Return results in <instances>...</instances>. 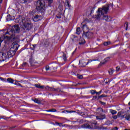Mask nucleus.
I'll return each instance as SVG.
<instances>
[{
	"instance_id": "f704fd0d",
	"label": "nucleus",
	"mask_w": 130,
	"mask_h": 130,
	"mask_svg": "<svg viewBox=\"0 0 130 130\" xmlns=\"http://www.w3.org/2000/svg\"><path fill=\"white\" fill-rule=\"evenodd\" d=\"M96 90H91L90 92L91 94H96Z\"/></svg>"
},
{
	"instance_id": "b1692460",
	"label": "nucleus",
	"mask_w": 130,
	"mask_h": 130,
	"mask_svg": "<svg viewBox=\"0 0 130 130\" xmlns=\"http://www.w3.org/2000/svg\"><path fill=\"white\" fill-rule=\"evenodd\" d=\"M6 20L8 21H11V20H12V17L11 16V15H7Z\"/></svg>"
},
{
	"instance_id": "bb28decb",
	"label": "nucleus",
	"mask_w": 130,
	"mask_h": 130,
	"mask_svg": "<svg viewBox=\"0 0 130 130\" xmlns=\"http://www.w3.org/2000/svg\"><path fill=\"white\" fill-rule=\"evenodd\" d=\"M20 2L21 4H27L29 1L27 0H20Z\"/></svg>"
},
{
	"instance_id": "69168bd1",
	"label": "nucleus",
	"mask_w": 130,
	"mask_h": 130,
	"mask_svg": "<svg viewBox=\"0 0 130 130\" xmlns=\"http://www.w3.org/2000/svg\"><path fill=\"white\" fill-rule=\"evenodd\" d=\"M106 84H108V82H106Z\"/></svg>"
},
{
	"instance_id": "8fccbe9b",
	"label": "nucleus",
	"mask_w": 130,
	"mask_h": 130,
	"mask_svg": "<svg viewBox=\"0 0 130 130\" xmlns=\"http://www.w3.org/2000/svg\"><path fill=\"white\" fill-rule=\"evenodd\" d=\"M4 41V38H0V43H2Z\"/></svg>"
},
{
	"instance_id": "9b49d317",
	"label": "nucleus",
	"mask_w": 130,
	"mask_h": 130,
	"mask_svg": "<svg viewBox=\"0 0 130 130\" xmlns=\"http://www.w3.org/2000/svg\"><path fill=\"white\" fill-rule=\"evenodd\" d=\"M90 61L89 60L87 63H86L85 60H81L79 61V65L80 66V67H86V65L88 64V63H89Z\"/></svg>"
},
{
	"instance_id": "c85d7f7f",
	"label": "nucleus",
	"mask_w": 130,
	"mask_h": 130,
	"mask_svg": "<svg viewBox=\"0 0 130 130\" xmlns=\"http://www.w3.org/2000/svg\"><path fill=\"white\" fill-rule=\"evenodd\" d=\"M123 114V112H119L118 114H117V116L118 117H120L121 116V114Z\"/></svg>"
},
{
	"instance_id": "ddd939ff",
	"label": "nucleus",
	"mask_w": 130,
	"mask_h": 130,
	"mask_svg": "<svg viewBox=\"0 0 130 130\" xmlns=\"http://www.w3.org/2000/svg\"><path fill=\"white\" fill-rule=\"evenodd\" d=\"M82 128H89L90 129H91V128H93V126L92 125H89V124H84L81 126Z\"/></svg>"
},
{
	"instance_id": "6ab92c4d",
	"label": "nucleus",
	"mask_w": 130,
	"mask_h": 130,
	"mask_svg": "<svg viewBox=\"0 0 130 130\" xmlns=\"http://www.w3.org/2000/svg\"><path fill=\"white\" fill-rule=\"evenodd\" d=\"M125 119L126 120H128V121H130V114L126 115L125 116Z\"/></svg>"
},
{
	"instance_id": "3c124183",
	"label": "nucleus",
	"mask_w": 130,
	"mask_h": 130,
	"mask_svg": "<svg viewBox=\"0 0 130 130\" xmlns=\"http://www.w3.org/2000/svg\"><path fill=\"white\" fill-rule=\"evenodd\" d=\"M112 130H118V128H117V127H115L114 128L112 129Z\"/></svg>"
},
{
	"instance_id": "2f4dec72",
	"label": "nucleus",
	"mask_w": 130,
	"mask_h": 130,
	"mask_svg": "<svg viewBox=\"0 0 130 130\" xmlns=\"http://www.w3.org/2000/svg\"><path fill=\"white\" fill-rule=\"evenodd\" d=\"M29 63H30L31 66L33 64V58H32V57L30 58L29 59Z\"/></svg>"
},
{
	"instance_id": "4c0bfd02",
	"label": "nucleus",
	"mask_w": 130,
	"mask_h": 130,
	"mask_svg": "<svg viewBox=\"0 0 130 130\" xmlns=\"http://www.w3.org/2000/svg\"><path fill=\"white\" fill-rule=\"evenodd\" d=\"M47 111H51L52 112H56V110H55V109H51V110H47Z\"/></svg>"
},
{
	"instance_id": "5701e85b",
	"label": "nucleus",
	"mask_w": 130,
	"mask_h": 130,
	"mask_svg": "<svg viewBox=\"0 0 130 130\" xmlns=\"http://www.w3.org/2000/svg\"><path fill=\"white\" fill-rule=\"evenodd\" d=\"M99 129L106 130V129H107V127H104L103 126H100L99 127Z\"/></svg>"
},
{
	"instance_id": "052dcab7",
	"label": "nucleus",
	"mask_w": 130,
	"mask_h": 130,
	"mask_svg": "<svg viewBox=\"0 0 130 130\" xmlns=\"http://www.w3.org/2000/svg\"><path fill=\"white\" fill-rule=\"evenodd\" d=\"M3 3V0H0V4H2Z\"/></svg>"
},
{
	"instance_id": "20e7f679",
	"label": "nucleus",
	"mask_w": 130,
	"mask_h": 130,
	"mask_svg": "<svg viewBox=\"0 0 130 130\" xmlns=\"http://www.w3.org/2000/svg\"><path fill=\"white\" fill-rule=\"evenodd\" d=\"M109 6L112 7H113V3H111L109 5L103 6L102 8H99L96 12L97 14L95 16V19L98 20L101 18V16H102L103 14H107L108 10H109Z\"/></svg>"
},
{
	"instance_id": "de8ad7c7",
	"label": "nucleus",
	"mask_w": 130,
	"mask_h": 130,
	"mask_svg": "<svg viewBox=\"0 0 130 130\" xmlns=\"http://www.w3.org/2000/svg\"><path fill=\"white\" fill-rule=\"evenodd\" d=\"M27 64V62H24L22 64V67H26V65Z\"/></svg>"
},
{
	"instance_id": "72a5a7b5",
	"label": "nucleus",
	"mask_w": 130,
	"mask_h": 130,
	"mask_svg": "<svg viewBox=\"0 0 130 130\" xmlns=\"http://www.w3.org/2000/svg\"><path fill=\"white\" fill-rule=\"evenodd\" d=\"M78 113L79 114V115H81L82 116H83V115H85V114H86L85 113L82 112H79Z\"/></svg>"
},
{
	"instance_id": "864d4df0",
	"label": "nucleus",
	"mask_w": 130,
	"mask_h": 130,
	"mask_svg": "<svg viewBox=\"0 0 130 130\" xmlns=\"http://www.w3.org/2000/svg\"><path fill=\"white\" fill-rule=\"evenodd\" d=\"M56 18H57V19H60L61 18V16H56Z\"/></svg>"
},
{
	"instance_id": "a878e982",
	"label": "nucleus",
	"mask_w": 130,
	"mask_h": 130,
	"mask_svg": "<svg viewBox=\"0 0 130 130\" xmlns=\"http://www.w3.org/2000/svg\"><path fill=\"white\" fill-rule=\"evenodd\" d=\"M110 112L112 114H116V113H117V112L116 111L112 109L110 110Z\"/></svg>"
},
{
	"instance_id": "79ce46f5",
	"label": "nucleus",
	"mask_w": 130,
	"mask_h": 130,
	"mask_svg": "<svg viewBox=\"0 0 130 130\" xmlns=\"http://www.w3.org/2000/svg\"><path fill=\"white\" fill-rule=\"evenodd\" d=\"M100 103H101V104H102V105H104V106H105L106 103L103 102H102V101H100Z\"/></svg>"
},
{
	"instance_id": "aec40b11",
	"label": "nucleus",
	"mask_w": 130,
	"mask_h": 130,
	"mask_svg": "<svg viewBox=\"0 0 130 130\" xmlns=\"http://www.w3.org/2000/svg\"><path fill=\"white\" fill-rule=\"evenodd\" d=\"M7 81L8 83H11V84L14 83V80L12 78H8L7 79Z\"/></svg>"
},
{
	"instance_id": "0eeeda50",
	"label": "nucleus",
	"mask_w": 130,
	"mask_h": 130,
	"mask_svg": "<svg viewBox=\"0 0 130 130\" xmlns=\"http://www.w3.org/2000/svg\"><path fill=\"white\" fill-rule=\"evenodd\" d=\"M11 36L10 37L11 41L13 42L12 44L13 45V48L15 47V45H17L20 40L19 39V36L16 35L15 34H11Z\"/></svg>"
},
{
	"instance_id": "a19ab883",
	"label": "nucleus",
	"mask_w": 130,
	"mask_h": 130,
	"mask_svg": "<svg viewBox=\"0 0 130 130\" xmlns=\"http://www.w3.org/2000/svg\"><path fill=\"white\" fill-rule=\"evenodd\" d=\"M78 79H83V75H78Z\"/></svg>"
},
{
	"instance_id": "473e14b6",
	"label": "nucleus",
	"mask_w": 130,
	"mask_h": 130,
	"mask_svg": "<svg viewBox=\"0 0 130 130\" xmlns=\"http://www.w3.org/2000/svg\"><path fill=\"white\" fill-rule=\"evenodd\" d=\"M103 97H107V95H104V94H102L98 97V99H100L102 98Z\"/></svg>"
},
{
	"instance_id": "bf43d9fd",
	"label": "nucleus",
	"mask_w": 130,
	"mask_h": 130,
	"mask_svg": "<svg viewBox=\"0 0 130 130\" xmlns=\"http://www.w3.org/2000/svg\"><path fill=\"white\" fill-rule=\"evenodd\" d=\"M32 46H33L34 48H35V46H36L35 45H33Z\"/></svg>"
},
{
	"instance_id": "c03bdc74",
	"label": "nucleus",
	"mask_w": 130,
	"mask_h": 130,
	"mask_svg": "<svg viewBox=\"0 0 130 130\" xmlns=\"http://www.w3.org/2000/svg\"><path fill=\"white\" fill-rule=\"evenodd\" d=\"M15 85H17V86H19L20 87H22V85H21V84L19 83H15Z\"/></svg>"
},
{
	"instance_id": "2eb2a0df",
	"label": "nucleus",
	"mask_w": 130,
	"mask_h": 130,
	"mask_svg": "<svg viewBox=\"0 0 130 130\" xmlns=\"http://www.w3.org/2000/svg\"><path fill=\"white\" fill-rule=\"evenodd\" d=\"M96 111L98 112V113H99V114H101L103 112H105V111L103 110V109H102V108H98Z\"/></svg>"
},
{
	"instance_id": "a211bd4d",
	"label": "nucleus",
	"mask_w": 130,
	"mask_h": 130,
	"mask_svg": "<svg viewBox=\"0 0 130 130\" xmlns=\"http://www.w3.org/2000/svg\"><path fill=\"white\" fill-rule=\"evenodd\" d=\"M85 43H86V41H85L84 39H81L79 42V44H80V45H83V44H85Z\"/></svg>"
},
{
	"instance_id": "a18cd8bd",
	"label": "nucleus",
	"mask_w": 130,
	"mask_h": 130,
	"mask_svg": "<svg viewBox=\"0 0 130 130\" xmlns=\"http://www.w3.org/2000/svg\"><path fill=\"white\" fill-rule=\"evenodd\" d=\"M66 112H69V113H72V112H76L75 111H66Z\"/></svg>"
},
{
	"instance_id": "f03ea898",
	"label": "nucleus",
	"mask_w": 130,
	"mask_h": 130,
	"mask_svg": "<svg viewBox=\"0 0 130 130\" xmlns=\"http://www.w3.org/2000/svg\"><path fill=\"white\" fill-rule=\"evenodd\" d=\"M45 3L48 4L49 7H50L51 4L53 3V0H41L38 1L36 4V9L38 13H40L42 16L45 14L46 7H45Z\"/></svg>"
},
{
	"instance_id": "cd10ccee",
	"label": "nucleus",
	"mask_w": 130,
	"mask_h": 130,
	"mask_svg": "<svg viewBox=\"0 0 130 130\" xmlns=\"http://www.w3.org/2000/svg\"><path fill=\"white\" fill-rule=\"evenodd\" d=\"M65 6H66V7H68L69 8H70V3H69V1L67 0L65 2Z\"/></svg>"
},
{
	"instance_id": "c9c22d12",
	"label": "nucleus",
	"mask_w": 130,
	"mask_h": 130,
	"mask_svg": "<svg viewBox=\"0 0 130 130\" xmlns=\"http://www.w3.org/2000/svg\"><path fill=\"white\" fill-rule=\"evenodd\" d=\"M63 58L64 60H67V55L64 53L63 54Z\"/></svg>"
},
{
	"instance_id": "393cba45",
	"label": "nucleus",
	"mask_w": 130,
	"mask_h": 130,
	"mask_svg": "<svg viewBox=\"0 0 130 130\" xmlns=\"http://www.w3.org/2000/svg\"><path fill=\"white\" fill-rule=\"evenodd\" d=\"M34 102H35V103H37L38 104H40V103H41V101L39 100L38 99H35V100H34Z\"/></svg>"
},
{
	"instance_id": "774afa93",
	"label": "nucleus",
	"mask_w": 130,
	"mask_h": 130,
	"mask_svg": "<svg viewBox=\"0 0 130 130\" xmlns=\"http://www.w3.org/2000/svg\"><path fill=\"white\" fill-rule=\"evenodd\" d=\"M95 125L97 124V123H94Z\"/></svg>"
},
{
	"instance_id": "c756f323",
	"label": "nucleus",
	"mask_w": 130,
	"mask_h": 130,
	"mask_svg": "<svg viewBox=\"0 0 130 130\" xmlns=\"http://www.w3.org/2000/svg\"><path fill=\"white\" fill-rule=\"evenodd\" d=\"M55 124H58L59 126H65L66 125H62V123H58L57 122H55Z\"/></svg>"
},
{
	"instance_id": "4be33fe9",
	"label": "nucleus",
	"mask_w": 130,
	"mask_h": 130,
	"mask_svg": "<svg viewBox=\"0 0 130 130\" xmlns=\"http://www.w3.org/2000/svg\"><path fill=\"white\" fill-rule=\"evenodd\" d=\"M76 34H80L81 33V28L80 27H78L76 29Z\"/></svg>"
},
{
	"instance_id": "dca6fc26",
	"label": "nucleus",
	"mask_w": 130,
	"mask_h": 130,
	"mask_svg": "<svg viewBox=\"0 0 130 130\" xmlns=\"http://www.w3.org/2000/svg\"><path fill=\"white\" fill-rule=\"evenodd\" d=\"M105 114L102 115L101 116H96V119H99L100 120H103V119H105L106 118Z\"/></svg>"
},
{
	"instance_id": "e2e57ef3",
	"label": "nucleus",
	"mask_w": 130,
	"mask_h": 130,
	"mask_svg": "<svg viewBox=\"0 0 130 130\" xmlns=\"http://www.w3.org/2000/svg\"><path fill=\"white\" fill-rule=\"evenodd\" d=\"M82 121H83V120H81L80 121H79V122L81 123Z\"/></svg>"
},
{
	"instance_id": "680f3d73",
	"label": "nucleus",
	"mask_w": 130,
	"mask_h": 130,
	"mask_svg": "<svg viewBox=\"0 0 130 130\" xmlns=\"http://www.w3.org/2000/svg\"><path fill=\"white\" fill-rule=\"evenodd\" d=\"M95 60H98V59L96 60V59H93L92 60H91L90 61H95Z\"/></svg>"
},
{
	"instance_id": "412c9836",
	"label": "nucleus",
	"mask_w": 130,
	"mask_h": 130,
	"mask_svg": "<svg viewBox=\"0 0 130 130\" xmlns=\"http://www.w3.org/2000/svg\"><path fill=\"white\" fill-rule=\"evenodd\" d=\"M111 44V42L110 41H108L104 43V45L105 46H108V45H110Z\"/></svg>"
},
{
	"instance_id": "6e6552de",
	"label": "nucleus",
	"mask_w": 130,
	"mask_h": 130,
	"mask_svg": "<svg viewBox=\"0 0 130 130\" xmlns=\"http://www.w3.org/2000/svg\"><path fill=\"white\" fill-rule=\"evenodd\" d=\"M45 90L49 91L50 92H61V90L59 88H54L53 87H50L49 86L45 87Z\"/></svg>"
},
{
	"instance_id": "37998d69",
	"label": "nucleus",
	"mask_w": 130,
	"mask_h": 130,
	"mask_svg": "<svg viewBox=\"0 0 130 130\" xmlns=\"http://www.w3.org/2000/svg\"><path fill=\"white\" fill-rule=\"evenodd\" d=\"M70 127H72V128H76V127H78V126L75 125V126H69Z\"/></svg>"
},
{
	"instance_id": "5fc2aeb1",
	"label": "nucleus",
	"mask_w": 130,
	"mask_h": 130,
	"mask_svg": "<svg viewBox=\"0 0 130 130\" xmlns=\"http://www.w3.org/2000/svg\"><path fill=\"white\" fill-rule=\"evenodd\" d=\"M116 71H119V67H117L116 68Z\"/></svg>"
},
{
	"instance_id": "f257e3e1",
	"label": "nucleus",
	"mask_w": 130,
	"mask_h": 130,
	"mask_svg": "<svg viewBox=\"0 0 130 130\" xmlns=\"http://www.w3.org/2000/svg\"><path fill=\"white\" fill-rule=\"evenodd\" d=\"M16 22L19 23L21 28L24 30V32H27L32 29V25L31 21L24 17L20 16L16 18Z\"/></svg>"
},
{
	"instance_id": "09e8293b",
	"label": "nucleus",
	"mask_w": 130,
	"mask_h": 130,
	"mask_svg": "<svg viewBox=\"0 0 130 130\" xmlns=\"http://www.w3.org/2000/svg\"><path fill=\"white\" fill-rule=\"evenodd\" d=\"M117 115H115L114 116H113V119H117Z\"/></svg>"
},
{
	"instance_id": "603ef678",
	"label": "nucleus",
	"mask_w": 130,
	"mask_h": 130,
	"mask_svg": "<svg viewBox=\"0 0 130 130\" xmlns=\"http://www.w3.org/2000/svg\"><path fill=\"white\" fill-rule=\"evenodd\" d=\"M125 115H121V117L122 118H125Z\"/></svg>"
},
{
	"instance_id": "7c9ffc66",
	"label": "nucleus",
	"mask_w": 130,
	"mask_h": 130,
	"mask_svg": "<svg viewBox=\"0 0 130 130\" xmlns=\"http://www.w3.org/2000/svg\"><path fill=\"white\" fill-rule=\"evenodd\" d=\"M124 27H125V30H127V28H128V23L127 22H125L124 24Z\"/></svg>"
},
{
	"instance_id": "9d476101",
	"label": "nucleus",
	"mask_w": 130,
	"mask_h": 130,
	"mask_svg": "<svg viewBox=\"0 0 130 130\" xmlns=\"http://www.w3.org/2000/svg\"><path fill=\"white\" fill-rule=\"evenodd\" d=\"M43 16L39 15H37L35 16L32 17V20L34 22H38V21H40V20H42Z\"/></svg>"
},
{
	"instance_id": "f8f14e48",
	"label": "nucleus",
	"mask_w": 130,
	"mask_h": 130,
	"mask_svg": "<svg viewBox=\"0 0 130 130\" xmlns=\"http://www.w3.org/2000/svg\"><path fill=\"white\" fill-rule=\"evenodd\" d=\"M109 59H110V57H106L103 61H101V63L99 64V66L101 67L102 64H105V63H106V62H107Z\"/></svg>"
},
{
	"instance_id": "f3484780",
	"label": "nucleus",
	"mask_w": 130,
	"mask_h": 130,
	"mask_svg": "<svg viewBox=\"0 0 130 130\" xmlns=\"http://www.w3.org/2000/svg\"><path fill=\"white\" fill-rule=\"evenodd\" d=\"M35 86L36 87V88H38L39 89H41L42 90H43L44 89V86L40 85L39 84H35Z\"/></svg>"
},
{
	"instance_id": "6e6d98bb",
	"label": "nucleus",
	"mask_w": 130,
	"mask_h": 130,
	"mask_svg": "<svg viewBox=\"0 0 130 130\" xmlns=\"http://www.w3.org/2000/svg\"><path fill=\"white\" fill-rule=\"evenodd\" d=\"M93 12H94V9H92L91 13H93Z\"/></svg>"
},
{
	"instance_id": "e433bc0d",
	"label": "nucleus",
	"mask_w": 130,
	"mask_h": 130,
	"mask_svg": "<svg viewBox=\"0 0 130 130\" xmlns=\"http://www.w3.org/2000/svg\"><path fill=\"white\" fill-rule=\"evenodd\" d=\"M109 75H112L113 74V70L112 69H110V71L109 72Z\"/></svg>"
},
{
	"instance_id": "49530a36",
	"label": "nucleus",
	"mask_w": 130,
	"mask_h": 130,
	"mask_svg": "<svg viewBox=\"0 0 130 130\" xmlns=\"http://www.w3.org/2000/svg\"><path fill=\"white\" fill-rule=\"evenodd\" d=\"M46 71H49V66H47L46 67Z\"/></svg>"
},
{
	"instance_id": "4d7b16f0",
	"label": "nucleus",
	"mask_w": 130,
	"mask_h": 130,
	"mask_svg": "<svg viewBox=\"0 0 130 130\" xmlns=\"http://www.w3.org/2000/svg\"><path fill=\"white\" fill-rule=\"evenodd\" d=\"M97 99V96H93V99Z\"/></svg>"
},
{
	"instance_id": "423d86ee",
	"label": "nucleus",
	"mask_w": 130,
	"mask_h": 130,
	"mask_svg": "<svg viewBox=\"0 0 130 130\" xmlns=\"http://www.w3.org/2000/svg\"><path fill=\"white\" fill-rule=\"evenodd\" d=\"M20 32V27L18 25H14L10 31H6L5 35H11L15 34V33H19Z\"/></svg>"
},
{
	"instance_id": "13d9d810",
	"label": "nucleus",
	"mask_w": 130,
	"mask_h": 130,
	"mask_svg": "<svg viewBox=\"0 0 130 130\" xmlns=\"http://www.w3.org/2000/svg\"><path fill=\"white\" fill-rule=\"evenodd\" d=\"M0 80H2V81H4V78H2V77H0Z\"/></svg>"
},
{
	"instance_id": "58836bf2",
	"label": "nucleus",
	"mask_w": 130,
	"mask_h": 130,
	"mask_svg": "<svg viewBox=\"0 0 130 130\" xmlns=\"http://www.w3.org/2000/svg\"><path fill=\"white\" fill-rule=\"evenodd\" d=\"M111 122H110V121H107L106 122V124H107V125H109V124H111Z\"/></svg>"
},
{
	"instance_id": "ea45409f",
	"label": "nucleus",
	"mask_w": 130,
	"mask_h": 130,
	"mask_svg": "<svg viewBox=\"0 0 130 130\" xmlns=\"http://www.w3.org/2000/svg\"><path fill=\"white\" fill-rule=\"evenodd\" d=\"M101 93H102V90H101L99 92L96 91V93L95 94H97L98 95H100V94H101Z\"/></svg>"
},
{
	"instance_id": "1a4fd4ad",
	"label": "nucleus",
	"mask_w": 130,
	"mask_h": 130,
	"mask_svg": "<svg viewBox=\"0 0 130 130\" xmlns=\"http://www.w3.org/2000/svg\"><path fill=\"white\" fill-rule=\"evenodd\" d=\"M5 43L6 44V45H8L9 46H10V45H11V44H12V40H11L10 36H6L5 37Z\"/></svg>"
},
{
	"instance_id": "7ed1b4c3",
	"label": "nucleus",
	"mask_w": 130,
	"mask_h": 130,
	"mask_svg": "<svg viewBox=\"0 0 130 130\" xmlns=\"http://www.w3.org/2000/svg\"><path fill=\"white\" fill-rule=\"evenodd\" d=\"M17 50H18V48L15 49L14 47H11L7 53L5 51L0 52V61H5L8 58L13 57L16 54Z\"/></svg>"
},
{
	"instance_id": "4468645a",
	"label": "nucleus",
	"mask_w": 130,
	"mask_h": 130,
	"mask_svg": "<svg viewBox=\"0 0 130 130\" xmlns=\"http://www.w3.org/2000/svg\"><path fill=\"white\" fill-rule=\"evenodd\" d=\"M103 16V20H105L107 22H109L110 21V17H108V16L104 15L103 14L101 15V17Z\"/></svg>"
},
{
	"instance_id": "0e129e2a",
	"label": "nucleus",
	"mask_w": 130,
	"mask_h": 130,
	"mask_svg": "<svg viewBox=\"0 0 130 130\" xmlns=\"http://www.w3.org/2000/svg\"><path fill=\"white\" fill-rule=\"evenodd\" d=\"M1 118H4V117H0V119Z\"/></svg>"
},
{
	"instance_id": "39448f33",
	"label": "nucleus",
	"mask_w": 130,
	"mask_h": 130,
	"mask_svg": "<svg viewBox=\"0 0 130 130\" xmlns=\"http://www.w3.org/2000/svg\"><path fill=\"white\" fill-rule=\"evenodd\" d=\"M83 37H86V38H88V39L93 37V35L92 32H89V28H88V26H86V24H84L83 26Z\"/></svg>"
},
{
	"instance_id": "338daca9",
	"label": "nucleus",
	"mask_w": 130,
	"mask_h": 130,
	"mask_svg": "<svg viewBox=\"0 0 130 130\" xmlns=\"http://www.w3.org/2000/svg\"><path fill=\"white\" fill-rule=\"evenodd\" d=\"M1 44H2V43H0V47H1Z\"/></svg>"
}]
</instances>
